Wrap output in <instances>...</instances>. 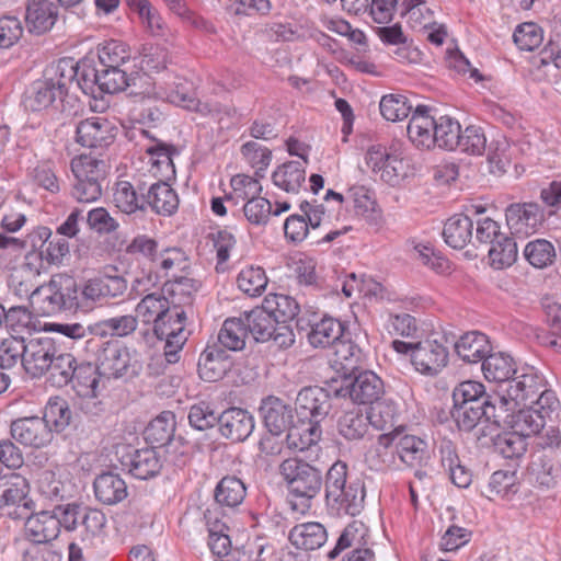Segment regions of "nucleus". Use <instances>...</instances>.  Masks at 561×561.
Listing matches in <instances>:
<instances>
[{"instance_id": "22", "label": "nucleus", "mask_w": 561, "mask_h": 561, "mask_svg": "<svg viewBox=\"0 0 561 561\" xmlns=\"http://www.w3.org/2000/svg\"><path fill=\"white\" fill-rule=\"evenodd\" d=\"M67 95V82L62 80L46 79L33 84L32 94L26 104L32 111H42L62 102Z\"/></svg>"}, {"instance_id": "5", "label": "nucleus", "mask_w": 561, "mask_h": 561, "mask_svg": "<svg viewBox=\"0 0 561 561\" xmlns=\"http://www.w3.org/2000/svg\"><path fill=\"white\" fill-rule=\"evenodd\" d=\"M335 397L350 398L352 402L373 405L385 396L383 380L371 370H357L345 375L340 388H332Z\"/></svg>"}, {"instance_id": "49", "label": "nucleus", "mask_w": 561, "mask_h": 561, "mask_svg": "<svg viewBox=\"0 0 561 561\" xmlns=\"http://www.w3.org/2000/svg\"><path fill=\"white\" fill-rule=\"evenodd\" d=\"M460 129V124L449 116L434 117V146L446 150L457 149Z\"/></svg>"}, {"instance_id": "55", "label": "nucleus", "mask_w": 561, "mask_h": 561, "mask_svg": "<svg viewBox=\"0 0 561 561\" xmlns=\"http://www.w3.org/2000/svg\"><path fill=\"white\" fill-rule=\"evenodd\" d=\"M263 308L273 313L278 324L291 321L299 313L298 302L290 296L283 294H274L268 296L263 305Z\"/></svg>"}, {"instance_id": "46", "label": "nucleus", "mask_w": 561, "mask_h": 561, "mask_svg": "<svg viewBox=\"0 0 561 561\" xmlns=\"http://www.w3.org/2000/svg\"><path fill=\"white\" fill-rule=\"evenodd\" d=\"M101 371L96 364L90 362L78 363L73 378L70 381L78 396L99 392Z\"/></svg>"}, {"instance_id": "16", "label": "nucleus", "mask_w": 561, "mask_h": 561, "mask_svg": "<svg viewBox=\"0 0 561 561\" xmlns=\"http://www.w3.org/2000/svg\"><path fill=\"white\" fill-rule=\"evenodd\" d=\"M233 360L231 355L228 354L218 344L207 345L201 353L197 371L204 381L216 382L221 380L226 374L231 369Z\"/></svg>"}, {"instance_id": "21", "label": "nucleus", "mask_w": 561, "mask_h": 561, "mask_svg": "<svg viewBox=\"0 0 561 561\" xmlns=\"http://www.w3.org/2000/svg\"><path fill=\"white\" fill-rule=\"evenodd\" d=\"M322 423L298 417L297 423L291 424L286 435V445L290 450L305 451L317 445L323 434Z\"/></svg>"}, {"instance_id": "58", "label": "nucleus", "mask_w": 561, "mask_h": 561, "mask_svg": "<svg viewBox=\"0 0 561 561\" xmlns=\"http://www.w3.org/2000/svg\"><path fill=\"white\" fill-rule=\"evenodd\" d=\"M76 84L87 95H91L94 99L98 98L100 92V78L101 69L99 64L92 65L88 60H82L76 64Z\"/></svg>"}, {"instance_id": "47", "label": "nucleus", "mask_w": 561, "mask_h": 561, "mask_svg": "<svg viewBox=\"0 0 561 561\" xmlns=\"http://www.w3.org/2000/svg\"><path fill=\"white\" fill-rule=\"evenodd\" d=\"M137 325V317L131 314H122L93 323V331L96 336L101 337L107 335L124 337L134 333Z\"/></svg>"}, {"instance_id": "57", "label": "nucleus", "mask_w": 561, "mask_h": 561, "mask_svg": "<svg viewBox=\"0 0 561 561\" xmlns=\"http://www.w3.org/2000/svg\"><path fill=\"white\" fill-rule=\"evenodd\" d=\"M546 417L538 413L531 405L519 409L512 414V428L522 433L526 438L538 434L543 428Z\"/></svg>"}, {"instance_id": "63", "label": "nucleus", "mask_w": 561, "mask_h": 561, "mask_svg": "<svg viewBox=\"0 0 561 561\" xmlns=\"http://www.w3.org/2000/svg\"><path fill=\"white\" fill-rule=\"evenodd\" d=\"M379 108L383 118L390 122H398L409 116L412 105L409 104L404 95L388 94L381 98Z\"/></svg>"}, {"instance_id": "39", "label": "nucleus", "mask_w": 561, "mask_h": 561, "mask_svg": "<svg viewBox=\"0 0 561 561\" xmlns=\"http://www.w3.org/2000/svg\"><path fill=\"white\" fill-rule=\"evenodd\" d=\"M529 478L537 488L554 489L561 480V466L547 456H539L529 467Z\"/></svg>"}, {"instance_id": "6", "label": "nucleus", "mask_w": 561, "mask_h": 561, "mask_svg": "<svg viewBox=\"0 0 561 561\" xmlns=\"http://www.w3.org/2000/svg\"><path fill=\"white\" fill-rule=\"evenodd\" d=\"M101 69L100 78V92L114 94L129 89L130 95H141L146 98L151 92L148 88L150 85V77L144 72H136L135 76L128 75L122 67L103 68Z\"/></svg>"}, {"instance_id": "29", "label": "nucleus", "mask_w": 561, "mask_h": 561, "mask_svg": "<svg viewBox=\"0 0 561 561\" xmlns=\"http://www.w3.org/2000/svg\"><path fill=\"white\" fill-rule=\"evenodd\" d=\"M457 355L467 363L483 362L492 351L489 337L479 331L462 334L455 343Z\"/></svg>"}, {"instance_id": "15", "label": "nucleus", "mask_w": 561, "mask_h": 561, "mask_svg": "<svg viewBox=\"0 0 561 561\" xmlns=\"http://www.w3.org/2000/svg\"><path fill=\"white\" fill-rule=\"evenodd\" d=\"M506 224L512 233H534L543 222L545 214L536 203L511 204L505 210Z\"/></svg>"}, {"instance_id": "27", "label": "nucleus", "mask_w": 561, "mask_h": 561, "mask_svg": "<svg viewBox=\"0 0 561 561\" xmlns=\"http://www.w3.org/2000/svg\"><path fill=\"white\" fill-rule=\"evenodd\" d=\"M345 324L333 317H323L311 325L307 334L309 344L314 348L333 346L341 337L345 336Z\"/></svg>"}, {"instance_id": "42", "label": "nucleus", "mask_w": 561, "mask_h": 561, "mask_svg": "<svg viewBox=\"0 0 561 561\" xmlns=\"http://www.w3.org/2000/svg\"><path fill=\"white\" fill-rule=\"evenodd\" d=\"M161 467L162 465L156 448L136 449L130 455L129 472L137 479L147 480L154 477Z\"/></svg>"}, {"instance_id": "12", "label": "nucleus", "mask_w": 561, "mask_h": 561, "mask_svg": "<svg viewBox=\"0 0 561 561\" xmlns=\"http://www.w3.org/2000/svg\"><path fill=\"white\" fill-rule=\"evenodd\" d=\"M115 127L101 116H92L79 122L76 128V141L87 148L104 149L115 139Z\"/></svg>"}, {"instance_id": "7", "label": "nucleus", "mask_w": 561, "mask_h": 561, "mask_svg": "<svg viewBox=\"0 0 561 561\" xmlns=\"http://www.w3.org/2000/svg\"><path fill=\"white\" fill-rule=\"evenodd\" d=\"M96 365L101 375L106 378H121L128 375L129 370L137 374L136 363H131V355L125 345L118 341H107L98 351Z\"/></svg>"}, {"instance_id": "32", "label": "nucleus", "mask_w": 561, "mask_h": 561, "mask_svg": "<svg viewBox=\"0 0 561 561\" xmlns=\"http://www.w3.org/2000/svg\"><path fill=\"white\" fill-rule=\"evenodd\" d=\"M484 378L497 383L507 382L518 374L514 358L504 352H495L484 358L481 365Z\"/></svg>"}, {"instance_id": "9", "label": "nucleus", "mask_w": 561, "mask_h": 561, "mask_svg": "<svg viewBox=\"0 0 561 561\" xmlns=\"http://www.w3.org/2000/svg\"><path fill=\"white\" fill-rule=\"evenodd\" d=\"M58 347L54 339L48 336L25 340L23 368L32 378L44 376L53 363Z\"/></svg>"}, {"instance_id": "38", "label": "nucleus", "mask_w": 561, "mask_h": 561, "mask_svg": "<svg viewBox=\"0 0 561 561\" xmlns=\"http://www.w3.org/2000/svg\"><path fill=\"white\" fill-rule=\"evenodd\" d=\"M199 286L198 280L182 276L165 283L163 293L168 295L171 307L185 310L186 307H192L194 295L199 289Z\"/></svg>"}, {"instance_id": "61", "label": "nucleus", "mask_w": 561, "mask_h": 561, "mask_svg": "<svg viewBox=\"0 0 561 561\" xmlns=\"http://www.w3.org/2000/svg\"><path fill=\"white\" fill-rule=\"evenodd\" d=\"M156 239L147 234H137L126 247V253L137 261L148 262L152 265L158 263L159 249Z\"/></svg>"}, {"instance_id": "56", "label": "nucleus", "mask_w": 561, "mask_h": 561, "mask_svg": "<svg viewBox=\"0 0 561 561\" xmlns=\"http://www.w3.org/2000/svg\"><path fill=\"white\" fill-rule=\"evenodd\" d=\"M350 333H345L332 347L334 350V362L340 364L350 373L357 371V365L362 362V348L348 337Z\"/></svg>"}, {"instance_id": "31", "label": "nucleus", "mask_w": 561, "mask_h": 561, "mask_svg": "<svg viewBox=\"0 0 561 561\" xmlns=\"http://www.w3.org/2000/svg\"><path fill=\"white\" fill-rule=\"evenodd\" d=\"M175 426V414L163 411L147 425L144 438L152 448L165 447L174 437Z\"/></svg>"}, {"instance_id": "62", "label": "nucleus", "mask_w": 561, "mask_h": 561, "mask_svg": "<svg viewBox=\"0 0 561 561\" xmlns=\"http://www.w3.org/2000/svg\"><path fill=\"white\" fill-rule=\"evenodd\" d=\"M60 311L79 310L77 280L67 274H55Z\"/></svg>"}, {"instance_id": "41", "label": "nucleus", "mask_w": 561, "mask_h": 561, "mask_svg": "<svg viewBox=\"0 0 561 561\" xmlns=\"http://www.w3.org/2000/svg\"><path fill=\"white\" fill-rule=\"evenodd\" d=\"M370 425L377 431H386L394 427L399 422L401 411L397 401L390 398H381L375 402L367 412Z\"/></svg>"}, {"instance_id": "8", "label": "nucleus", "mask_w": 561, "mask_h": 561, "mask_svg": "<svg viewBox=\"0 0 561 561\" xmlns=\"http://www.w3.org/2000/svg\"><path fill=\"white\" fill-rule=\"evenodd\" d=\"M448 348L438 339L428 337L415 343L412 365L422 375L434 377L448 364Z\"/></svg>"}, {"instance_id": "19", "label": "nucleus", "mask_w": 561, "mask_h": 561, "mask_svg": "<svg viewBox=\"0 0 561 561\" xmlns=\"http://www.w3.org/2000/svg\"><path fill=\"white\" fill-rule=\"evenodd\" d=\"M260 413L272 436H279L291 426L293 409L277 397L263 399Z\"/></svg>"}, {"instance_id": "45", "label": "nucleus", "mask_w": 561, "mask_h": 561, "mask_svg": "<svg viewBox=\"0 0 561 561\" xmlns=\"http://www.w3.org/2000/svg\"><path fill=\"white\" fill-rule=\"evenodd\" d=\"M366 493H325L327 506L334 516H356L365 504Z\"/></svg>"}, {"instance_id": "60", "label": "nucleus", "mask_w": 561, "mask_h": 561, "mask_svg": "<svg viewBox=\"0 0 561 561\" xmlns=\"http://www.w3.org/2000/svg\"><path fill=\"white\" fill-rule=\"evenodd\" d=\"M524 256L536 268L551 265L556 259L553 244L546 239L529 241L524 249Z\"/></svg>"}, {"instance_id": "26", "label": "nucleus", "mask_w": 561, "mask_h": 561, "mask_svg": "<svg viewBox=\"0 0 561 561\" xmlns=\"http://www.w3.org/2000/svg\"><path fill=\"white\" fill-rule=\"evenodd\" d=\"M146 207L149 206L158 215L170 216L179 207V197L175 191L165 181L159 180L147 183Z\"/></svg>"}, {"instance_id": "17", "label": "nucleus", "mask_w": 561, "mask_h": 561, "mask_svg": "<svg viewBox=\"0 0 561 561\" xmlns=\"http://www.w3.org/2000/svg\"><path fill=\"white\" fill-rule=\"evenodd\" d=\"M253 430L254 417L244 409L229 408L219 415V433L233 443L245 440Z\"/></svg>"}, {"instance_id": "20", "label": "nucleus", "mask_w": 561, "mask_h": 561, "mask_svg": "<svg viewBox=\"0 0 561 561\" xmlns=\"http://www.w3.org/2000/svg\"><path fill=\"white\" fill-rule=\"evenodd\" d=\"M146 181H118L113 194L114 205L124 214L130 215L137 210L146 209Z\"/></svg>"}, {"instance_id": "28", "label": "nucleus", "mask_w": 561, "mask_h": 561, "mask_svg": "<svg viewBox=\"0 0 561 561\" xmlns=\"http://www.w3.org/2000/svg\"><path fill=\"white\" fill-rule=\"evenodd\" d=\"M288 540L296 549L312 551L327 542L328 533L322 524L309 522L294 526L289 530Z\"/></svg>"}, {"instance_id": "44", "label": "nucleus", "mask_w": 561, "mask_h": 561, "mask_svg": "<svg viewBox=\"0 0 561 561\" xmlns=\"http://www.w3.org/2000/svg\"><path fill=\"white\" fill-rule=\"evenodd\" d=\"M248 337L243 317L228 318L224 321L218 333V345L228 351H241L245 346Z\"/></svg>"}, {"instance_id": "40", "label": "nucleus", "mask_w": 561, "mask_h": 561, "mask_svg": "<svg viewBox=\"0 0 561 561\" xmlns=\"http://www.w3.org/2000/svg\"><path fill=\"white\" fill-rule=\"evenodd\" d=\"M273 183L287 193L296 194L306 181V168L300 161H288L272 174Z\"/></svg>"}, {"instance_id": "50", "label": "nucleus", "mask_w": 561, "mask_h": 561, "mask_svg": "<svg viewBox=\"0 0 561 561\" xmlns=\"http://www.w3.org/2000/svg\"><path fill=\"white\" fill-rule=\"evenodd\" d=\"M77 365V359L72 354L62 353L58 350L47 370L50 383L58 388L69 385L73 378Z\"/></svg>"}, {"instance_id": "37", "label": "nucleus", "mask_w": 561, "mask_h": 561, "mask_svg": "<svg viewBox=\"0 0 561 561\" xmlns=\"http://www.w3.org/2000/svg\"><path fill=\"white\" fill-rule=\"evenodd\" d=\"M369 540V529L360 520H353L342 530L333 549L328 552L329 559H335L342 551L353 548L365 549Z\"/></svg>"}, {"instance_id": "11", "label": "nucleus", "mask_w": 561, "mask_h": 561, "mask_svg": "<svg viewBox=\"0 0 561 561\" xmlns=\"http://www.w3.org/2000/svg\"><path fill=\"white\" fill-rule=\"evenodd\" d=\"M295 404L298 417L322 423L332 410L330 390L321 387H305L298 392Z\"/></svg>"}, {"instance_id": "10", "label": "nucleus", "mask_w": 561, "mask_h": 561, "mask_svg": "<svg viewBox=\"0 0 561 561\" xmlns=\"http://www.w3.org/2000/svg\"><path fill=\"white\" fill-rule=\"evenodd\" d=\"M278 470L289 491H320L321 489V472L301 459H285Z\"/></svg>"}, {"instance_id": "54", "label": "nucleus", "mask_w": 561, "mask_h": 561, "mask_svg": "<svg viewBox=\"0 0 561 561\" xmlns=\"http://www.w3.org/2000/svg\"><path fill=\"white\" fill-rule=\"evenodd\" d=\"M99 66L103 68L123 67L130 60V49L127 44L111 39L98 47Z\"/></svg>"}, {"instance_id": "23", "label": "nucleus", "mask_w": 561, "mask_h": 561, "mask_svg": "<svg viewBox=\"0 0 561 561\" xmlns=\"http://www.w3.org/2000/svg\"><path fill=\"white\" fill-rule=\"evenodd\" d=\"M426 105H417L407 127L409 139L417 148L430 149L434 146V116Z\"/></svg>"}, {"instance_id": "33", "label": "nucleus", "mask_w": 561, "mask_h": 561, "mask_svg": "<svg viewBox=\"0 0 561 561\" xmlns=\"http://www.w3.org/2000/svg\"><path fill=\"white\" fill-rule=\"evenodd\" d=\"M370 421L367 412L353 408L344 411L336 422V430L340 436L347 442L362 440L369 431Z\"/></svg>"}, {"instance_id": "1", "label": "nucleus", "mask_w": 561, "mask_h": 561, "mask_svg": "<svg viewBox=\"0 0 561 561\" xmlns=\"http://www.w3.org/2000/svg\"><path fill=\"white\" fill-rule=\"evenodd\" d=\"M75 178L71 196L80 203H92L102 195V185L106 179V164L89 156H79L71 160Z\"/></svg>"}, {"instance_id": "52", "label": "nucleus", "mask_w": 561, "mask_h": 561, "mask_svg": "<svg viewBox=\"0 0 561 561\" xmlns=\"http://www.w3.org/2000/svg\"><path fill=\"white\" fill-rule=\"evenodd\" d=\"M42 419L50 427L51 434L60 433L70 424L72 412L65 399L55 397L47 402Z\"/></svg>"}, {"instance_id": "14", "label": "nucleus", "mask_w": 561, "mask_h": 561, "mask_svg": "<svg viewBox=\"0 0 561 561\" xmlns=\"http://www.w3.org/2000/svg\"><path fill=\"white\" fill-rule=\"evenodd\" d=\"M59 8L51 0H26L24 22L28 33L44 35L48 33L58 21Z\"/></svg>"}, {"instance_id": "2", "label": "nucleus", "mask_w": 561, "mask_h": 561, "mask_svg": "<svg viewBox=\"0 0 561 561\" xmlns=\"http://www.w3.org/2000/svg\"><path fill=\"white\" fill-rule=\"evenodd\" d=\"M12 502L14 504L8 510L5 516L12 519H25V533L31 541L43 543L57 537L58 520L46 511L34 515L35 504L27 497V493H15Z\"/></svg>"}, {"instance_id": "53", "label": "nucleus", "mask_w": 561, "mask_h": 561, "mask_svg": "<svg viewBox=\"0 0 561 561\" xmlns=\"http://www.w3.org/2000/svg\"><path fill=\"white\" fill-rule=\"evenodd\" d=\"M518 256L517 244L513 238L502 234L490 248L489 259L491 266L503 270L512 266Z\"/></svg>"}, {"instance_id": "34", "label": "nucleus", "mask_w": 561, "mask_h": 561, "mask_svg": "<svg viewBox=\"0 0 561 561\" xmlns=\"http://www.w3.org/2000/svg\"><path fill=\"white\" fill-rule=\"evenodd\" d=\"M171 309V304L169 302V298L159 293H152L146 295L137 305L136 313L137 317L141 319L144 323H156L158 322V330L163 332L162 328L164 325L163 320L168 314L165 313Z\"/></svg>"}, {"instance_id": "30", "label": "nucleus", "mask_w": 561, "mask_h": 561, "mask_svg": "<svg viewBox=\"0 0 561 561\" xmlns=\"http://www.w3.org/2000/svg\"><path fill=\"white\" fill-rule=\"evenodd\" d=\"M168 317L163 320L164 325L163 332L158 330V322L153 324V332L159 340L167 341V347H183L187 340L185 334L186 324V311L184 309H178V307H171L165 312Z\"/></svg>"}, {"instance_id": "24", "label": "nucleus", "mask_w": 561, "mask_h": 561, "mask_svg": "<svg viewBox=\"0 0 561 561\" xmlns=\"http://www.w3.org/2000/svg\"><path fill=\"white\" fill-rule=\"evenodd\" d=\"M488 403H479L471 402L465 404H453L450 414L453 420L455 421L457 427L461 432H472L479 426H482L480 430V436L484 435L485 428H488V421L485 414V408Z\"/></svg>"}, {"instance_id": "13", "label": "nucleus", "mask_w": 561, "mask_h": 561, "mask_svg": "<svg viewBox=\"0 0 561 561\" xmlns=\"http://www.w3.org/2000/svg\"><path fill=\"white\" fill-rule=\"evenodd\" d=\"M10 433L16 442L33 448H42L53 439L50 427L39 416L20 417L12 421Z\"/></svg>"}, {"instance_id": "3", "label": "nucleus", "mask_w": 561, "mask_h": 561, "mask_svg": "<svg viewBox=\"0 0 561 561\" xmlns=\"http://www.w3.org/2000/svg\"><path fill=\"white\" fill-rule=\"evenodd\" d=\"M248 335L251 334L255 342H272L277 348L286 350L295 343V333L289 324H278L275 316L266 309L256 307L242 314Z\"/></svg>"}, {"instance_id": "51", "label": "nucleus", "mask_w": 561, "mask_h": 561, "mask_svg": "<svg viewBox=\"0 0 561 561\" xmlns=\"http://www.w3.org/2000/svg\"><path fill=\"white\" fill-rule=\"evenodd\" d=\"M494 450L506 459H518L527 450V438L517 431L497 434L493 439Z\"/></svg>"}, {"instance_id": "25", "label": "nucleus", "mask_w": 561, "mask_h": 561, "mask_svg": "<svg viewBox=\"0 0 561 561\" xmlns=\"http://www.w3.org/2000/svg\"><path fill=\"white\" fill-rule=\"evenodd\" d=\"M396 453L400 460L409 467H421L431 459V449L424 438L405 434L396 442Z\"/></svg>"}, {"instance_id": "43", "label": "nucleus", "mask_w": 561, "mask_h": 561, "mask_svg": "<svg viewBox=\"0 0 561 561\" xmlns=\"http://www.w3.org/2000/svg\"><path fill=\"white\" fill-rule=\"evenodd\" d=\"M488 407L485 408L488 427L495 425L496 427L502 424H512V414L516 413L515 409L518 403L511 399L505 392L504 394H488Z\"/></svg>"}, {"instance_id": "59", "label": "nucleus", "mask_w": 561, "mask_h": 561, "mask_svg": "<svg viewBox=\"0 0 561 561\" xmlns=\"http://www.w3.org/2000/svg\"><path fill=\"white\" fill-rule=\"evenodd\" d=\"M147 153L150 156L152 167L164 178L174 175L175 169L173 163V156L179 151L173 145L163 141H157L154 145L147 148Z\"/></svg>"}, {"instance_id": "36", "label": "nucleus", "mask_w": 561, "mask_h": 561, "mask_svg": "<svg viewBox=\"0 0 561 561\" xmlns=\"http://www.w3.org/2000/svg\"><path fill=\"white\" fill-rule=\"evenodd\" d=\"M204 518L208 531V547L217 557H225L230 552L231 540L228 526L219 518V514L207 508Z\"/></svg>"}, {"instance_id": "35", "label": "nucleus", "mask_w": 561, "mask_h": 561, "mask_svg": "<svg viewBox=\"0 0 561 561\" xmlns=\"http://www.w3.org/2000/svg\"><path fill=\"white\" fill-rule=\"evenodd\" d=\"M473 219L463 214H456L447 219L443 229L445 242L454 249H463L472 243Z\"/></svg>"}, {"instance_id": "4", "label": "nucleus", "mask_w": 561, "mask_h": 561, "mask_svg": "<svg viewBox=\"0 0 561 561\" xmlns=\"http://www.w3.org/2000/svg\"><path fill=\"white\" fill-rule=\"evenodd\" d=\"M127 280L119 275L103 274L78 285L79 310L88 312L118 298L127 290Z\"/></svg>"}, {"instance_id": "64", "label": "nucleus", "mask_w": 561, "mask_h": 561, "mask_svg": "<svg viewBox=\"0 0 561 561\" xmlns=\"http://www.w3.org/2000/svg\"><path fill=\"white\" fill-rule=\"evenodd\" d=\"M238 287L251 297L260 296L267 285V277L262 267H247L237 278Z\"/></svg>"}, {"instance_id": "18", "label": "nucleus", "mask_w": 561, "mask_h": 561, "mask_svg": "<svg viewBox=\"0 0 561 561\" xmlns=\"http://www.w3.org/2000/svg\"><path fill=\"white\" fill-rule=\"evenodd\" d=\"M545 388V378L534 367H523L507 383L506 393L515 403L526 405Z\"/></svg>"}, {"instance_id": "48", "label": "nucleus", "mask_w": 561, "mask_h": 561, "mask_svg": "<svg viewBox=\"0 0 561 561\" xmlns=\"http://www.w3.org/2000/svg\"><path fill=\"white\" fill-rule=\"evenodd\" d=\"M148 88L151 93L149 95H146V98L167 100L168 102L182 106L184 108L197 104L193 83L185 79H179V81L174 82V89L169 93L163 91H157L154 84H152L151 82L150 85H148Z\"/></svg>"}]
</instances>
